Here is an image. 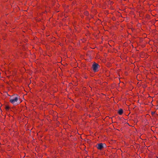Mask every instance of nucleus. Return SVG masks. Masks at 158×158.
Instances as JSON below:
<instances>
[{"label":"nucleus","instance_id":"obj_2","mask_svg":"<svg viewBox=\"0 0 158 158\" xmlns=\"http://www.w3.org/2000/svg\"><path fill=\"white\" fill-rule=\"evenodd\" d=\"M99 65L97 63H95L92 65L93 70L94 72H96L98 71V68L99 67Z\"/></svg>","mask_w":158,"mask_h":158},{"label":"nucleus","instance_id":"obj_3","mask_svg":"<svg viewBox=\"0 0 158 158\" xmlns=\"http://www.w3.org/2000/svg\"><path fill=\"white\" fill-rule=\"evenodd\" d=\"M103 144L102 143H98L96 146L98 149L101 150L103 148Z\"/></svg>","mask_w":158,"mask_h":158},{"label":"nucleus","instance_id":"obj_7","mask_svg":"<svg viewBox=\"0 0 158 158\" xmlns=\"http://www.w3.org/2000/svg\"><path fill=\"white\" fill-rule=\"evenodd\" d=\"M155 113V112H152L151 114L152 115H153Z\"/></svg>","mask_w":158,"mask_h":158},{"label":"nucleus","instance_id":"obj_4","mask_svg":"<svg viewBox=\"0 0 158 158\" xmlns=\"http://www.w3.org/2000/svg\"><path fill=\"white\" fill-rule=\"evenodd\" d=\"M118 114L120 115H122L123 113V110L122 109H120L118 112Z\"/></svg>","mask_w":158,"mask_h":158},{"label":"nucleus","instance_id":"obj_5","mask_svg":"<svg viewBox=\"0 0 158 158\" xmlns=\"http://www.w3.org/2000/svg\"><path fill=\"white\" fill-rule=\"evenodd\" d=\"M5 109L7 111H8L10 109V107L8 105H6L5 106Z\"/></svg>","mask_w":158,"mask_h":158},{"label":"nucleus","instance_id":"obj_6","mask_svg":"<svg viewBox=\"0 0 158 158\" xmlns=\"http://www.w3.org/2000/svg\"><path fill=\"white\" fill-rule=\"evenodd\" d=\"M85 14L86 15H89L87 11H85L84 12Z\"/></svg>","mask_w":158,"mask_h":158},{"label":"nucleus","instance_id":"obj_1","mask_svg":"<svg viewBox=\"0 0 158 158\" xmlns=\"http://www.w3.org/2000/svg\"><path fill=\"white\" fill-rule=\"evenodd\" d=\"M18 100V97L17 96V95L15 96V95H14L11 96L9 101L11 103L14 104L15 102H17Z\"/></svg>","mask_w":158,"mask_h":158}]
</instances>
